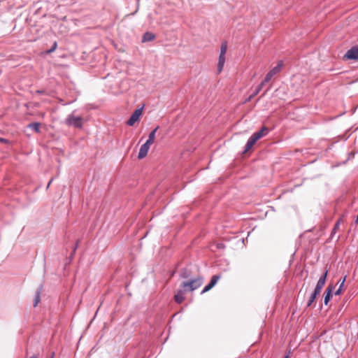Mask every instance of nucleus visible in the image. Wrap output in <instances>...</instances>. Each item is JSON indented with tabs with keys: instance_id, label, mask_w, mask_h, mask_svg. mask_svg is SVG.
<instances>
[{
	"instance_id": "obj_17",
	"label": "nucleus",
	"mask_w": 358,
	"mask_h": 358,
	"mask_svg": "<svg viewBox=\"0 0 358 358\" xmlns=\"http://www.w3.org/2000/svg\"><path fill=\"white\" fill-rule=\"evenodd\" d=\"M40 300H41V293H40V291H37L35 294V299H34V307H36L38 305Z\"/></svg>"
},
{
	"instance_id": "obj_19",
	"label": "nucleus",
	"mask_w": 358,
	"mask_h": 358,
	"mask_svg": "<svg viewBox=\"0 0 358 358\" xmlns=\"http://www.w3.org/2000/svg\"><path fill=\"white\" fill-rule=\"evenodd\" d=\"M57 43L55 42L54 44H53V46L52 47V48L50 50H48L47 51V53L50 54V53L52 52L53 51H55V49L57 48Z\"/></svg>"
},
{
	"instance_id": "obj_12",
	"label": "nucleus",
	"mask_w": 358,
	"mask_h": 358,
	"mask_svg": "<svg viewBox=\"0 0 358 358\" xmlns=\"http://www.w3.org/2000/svg\"><path fill=\"white\" fill-rule=\"evenodd\" d=\"M155 38V34H153L151 32H145L143 36L142 42L145 43V42L152 41Z\"/></svg>"
},
{
	"instance_id": "obj_24",
	"label": "nucleus",
	"mask_w": 358,
	"mask_h": 358,
	"mask_svg": "<svg viewBox=\"0 0 358 358\" xmlns=\"http://www.w3.org/2000/svg\"><path fill=\"white\" fill-rule=\"evenodd\" d=\"M285 358H289V356L287 355V356L285 357Z\"/></svg>"
},
{
	"instance_id": "obj_14",
	"label": "nucleus",
	"mask_w": 358,
	"mask_h": 358,
	"mask_svg": "<svg viewBox=\"0 0 358 358\" xmlns=\"http://www.w3.org/2000/svg\"><path fill=\"white\" fill-rule=\"evenodd\" d=\"M40 125L39 122H33L28 125V127L32 129L35 132L40 133Z\"/></svg>"
},
{
	"instance_id": "obj_3",
	"label": "nucleus",
	"mask_w": 358,
	"mask_h": 358,
	"mask_svg": "<svg viewBox=\"0 0 358 358\" xmlns=\"http://www.w3.org/2000/svg\"><path fill=\"white\" fill-rule=\"evenodd\" d=\"M268 132V129L266 127H263L262 129L257 132H255L252 134V136L248 139L247 144L245 145V152L250 150L252 146L255 144V143L262 138L263 136H266Z\"/></svg>"
},
{
	"instance_id": "obj_10",
	"label": "nucleus",
	"mask_w": 358,
	"mask_h": 358,
	"mask_svg": "<svg viewBox=\"0 0 358 358\" xmlns=\"http://www.w3.org/2000/svg\"><path fill=\"white\" fill-rule=\"evenodd\" d=\"M334 289V285H329L326 291H325V296H324V303L325 305H327L331 297L332 296V292Z\"/></svg>"
},
{
	"instance_id": "obj_25",
	"label": "nucleus",
	"mask_w": 358,
	"mask_h": 358,
	"mask_svg": "<svg viewBox=\"0 0 358 358\" xmlns=\"http://www.w3.org/2000/svg\"><path fill=\"white\" fill-rule=\"evenodd\" d=\"M38 93H43L42 91H37Z\"/></svg>"
},
{
	"instance_id": "obj_13",
	"label": "nucleus",
	"mask_w": 358,
	"mask_h": 358,
	"mask_svg": "<svg viewBox=\"0 0 358 358\" xmlns=\"http://www.w3.org/2000/svg\"><path fill=\"white\" fill-rule=\"evenodd\" d=\"M159 129V127L157 126L154 130H152L150 134L148 139L147 140V142H148L150 144H152L155 140V134L157 129Z\"/></svg>"
},
{
	"instance_id": "obj_20",
	"label": "nucleus",
	"mask_w": 358,
	"mask_h": 358,
	"mask_svg": "<svg viewBox=\"0 0 358 358\" xmlns=\"http://www.w3.org/2000/svg\"><path fill=\"white\" fill-rule=\"evenodd\" d=\"M339 222H336L334 229H333V231H332V233H336V231L339 229Z\"/></svg>"
},
{
	"instance_id": "obj_8",
	"label": "nucleus",
	"mask_w": 358,
	"mask_h": 358,
	"mask_svg": "<svg viewBox=\"0 0 358 358\" xmlns=\"http://www.w3.org/2000/svg\"><path fill=\"white\" fill-rule=\"evenodd\" d=\"M220 278V275H213L210 282L203 288V289L201 292V294H204L209 290H210L217 282L218 280Z\"/></svg>"
},
{
	"instance_id": "obj_23",
	"label": "nucleus",
	"mask_w": 358,
	"mask_h": 358,
	"mask_svg": "<svg viewBox=\"0 0 358 358\" xmlns=\"http://www.w3.org/2000/svg\"><path fill=\"white\" fill-rule=\"evenodd\" d=\"M0 141H3L4 142V141H6V140L3 139V138H0Z\"/></svg>"
},
{
	"instance_id": "obj_5",
	"label": "nucleus",
	"mask_w": 358,
	"mask_h": 358,
	"mask_svg": "<svg viewBox=\"0 0 358 358\" xmlns=\"http://www.w3.org/2000/svg\"><path fill=\"white\" fill-rule=\"evenodd\" d=\"M343 58L345 59H358V44L348 50L344 55Z\"/></svg>"
},
{
	"instance_id": "obj_6",
	"label": "nucleus",
	"mask_w": 358,
	"mask_h": 358,
	"mask_svg": "<svg viewBox=\"0 0 358 358\" xmlns=\"http://www.w3.org/2000/svg\"><path fill=\"white\" fill-rule=\"evenodd\" d=\"M143 108H138L134 110V112L131 115L130 118L127 121V124L129 126H133L136 122L139 120L140 117L142 115Z\"/></svg>"
},
{
	"instance_id": "obj_7",
	"label": "nucleus",
	"mask_w": 358,
	"mask_h": 358,
	"mask_svg": "<svg viewBox=\"0 0 358 358\" xmlns=\"http://www.w3.org/2000/svg\"><path fill=\"white\" fill-rule=\"evenodd\" d=\"M282 66V62L281 61H280L277 66L273 67L266 76L264 81L266 83H268L273 76H275V74H277L278 73L280 72V69H281V67Z\"/></svg>"
},
{
	"instance_id": "obj_11",
	"label": "nucleus",
	"mask_w": 358,
	"mask_h": 358,
	"mask_svg": "<svg viewBox=\"0 0 358 358\" xmlns=\"http://www.w3.org/2000/svg\"><path fill=\"white\" fill-rule=\"evenodd\" d=\"M224 63H225V55L220 54L218 64H217L218 73H220L222 71Z\"/></svg>"
},
{
	"instance_id": "obj_2",
	"label": "nucleus",
	"mask_w": 358,
	"mask_h": 358,
	"mask_svg": "<svg viewBox=\"0 0 358 358\" xmlns=\"http://www.w3.org/2000/svg\"><path fill=\"white\" fill-rule=\"evenodd\" d=\"M327 274H328V270H326L325 272L323 273V275L320 278V279L317 281V283L316 285V287L314 289V292L310 295V296L308 299L307 306H310L313 304V303L315 301L317 296L320 294L322 289L325 284Z\"/></svg>"
},
{
	"instance_id": "obj_4",
	"label": "nucleus",
	"mask_w": 358,
	"mask_h": 358,
	"mask_svg": "<svg viewBox=\"0 0 358 358\" xmlns=\"http://www.w3.org/2000/svg\"><path fill=\"white\" fill-rule=\"evenodd\" d=\"M66 124L68 125H72L77 128H81L83 125V118L80 117H75L73 115H69L66 118Z\"/></svg>"
},
{
	"instance_id": "obj_26",
	"label": "nucleus",
	"mask_w": 358,
	"mask_h": 358,
	"mask_svg": "<svg viewBox=\"0 0 358 358\" xmlns=\"http://www.w3.org/2000/svg\"><path fill=\"white\" fill-rule=\"evenodd\" d=\"M357 80H358V78H357Z\"/></svg>"
},
{
	"instance_id": "obj_1",
	"label": "nucleus",
	"mask_w": 358,
	"mask_h": 358,
	"mask_svg": "<svg viewBox=\"0 0 358 358\" xmlns=\"http://www.w3.org/2000/svg\"><path fill=\"white\" fill-rule=\"evenodd\" d=\"M203 282L201 277L192 279L189 281H184L180 284V289L174 295V299L176 303H181L185 300V294L187 292H193L200 287Z\"/></svg>"
},
{
	"instance_id": "obj_18",
	"label": "nucleus",
	"mask_w": 358,
	"mask_h": 358,
	"mask_svg": "<svg viewBox=\"0 0 358 358\" xmlns=\"http://www.w3.org/2000/svg\"><path fill=\"white\" fill-rule=\"evenodd\" d=\"M345 278H346V277L345 276L344 278L343 279L340 286H338V289L335 292L336 295H339L342 292V287L344 285V282L345 281Z\"/></svg>"
},
{
	"instance_id": "obj_21",
	"label": "nucleus",
	"mask_w": 358,
	"mask_h": 358,
	"mask_svg": "<svg viewBox=\"0 0 358 358\" xmlns=\"http://www.w3.org/2000/svg\"><path fill=\"white\" fill-rule=\"evenodd\" d=\"M30 358H38V355H33Z\"/></svg>"
},
{
	"instance_id": "obj_15",
	"label": "nucleus",
	"mask_w": 358,
	"mask_h": 358,
	"mask_svg": "<svg viewBox=\"0 0 358 358\" xmlns=\"http://www.w3.org/2000/svg\"><path fill=\"white\" fill-rule=\"evenodd\" d=\"M266 84V83L263 80L257 87V89H256V91L255 92L252 94L249 99H250L252 97H254L255 95H257L260 91L263 88V87L264 86V85Z\"/></svg>"
},
{
	"instance_id": "obj_22",
	"label": "nucleus",
	"mask_w": 358,
	"mask_h": 358,
	"mask_svg": "<svg viewBox=\"0 0 358 358\" xmlns=\"http://www.w3.org/2000/svg\"><path fill=\"white\" fill-rule=\"evenodd\" d=\"M337 222H339V224L343 222V217H341Z\"/></svg>"
},
{
	"instance_id": "obj_16",
	"label": "nucleus",
	"mask_w": 358,
	"mask_h": 358,
	"mask_svg": "<svg viewBox=\"0 0 358 358\" xmlns=\"http://www.w3.org/2000/svg\"><path fill=\"white\" fill-rule=\"evenodd\" d=\"M227 51V43L223 42L221 44V47H220V54L226 55Z\"/></svg>"
},
{
	"instance_id": "obj_9",
	"label": "nucleus",
	"mask_w": 358,
	"mask_h": 358,
	"mask_svg": "<svg viewBox=\"0 0 358 358\" xmlns=\"http://www.w3.org/2000/svg\"><path fill=\"white\" fill-rule=\"evenodd\" d=\"M151 145L152 144L146 141L143 145H141L138 155V159H143L147 155Z\"/></svg>"
}]
</instances>
